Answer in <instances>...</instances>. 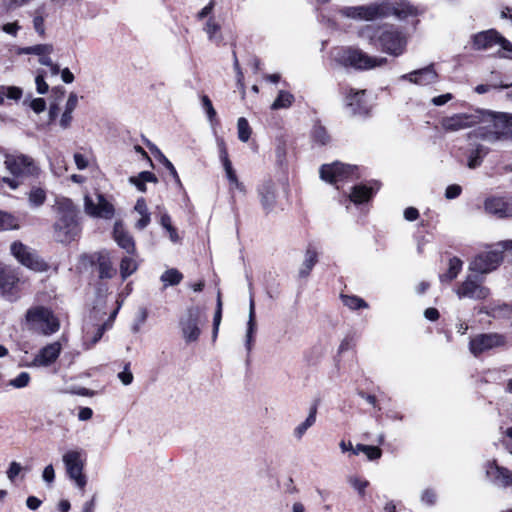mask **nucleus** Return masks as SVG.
<instances>
[{
	"mask_svg": "<svg viewBox=\"0 0 512 512\" xmlns=\"http://www.w3.org/2000/svg\"><path fill=\"white\" fill-rule=\"evenodd\" d=\"M358 36L370 45L379 43L381 50L389 55L398 57L406 50L407 37L394 25H364L358 31Z\"/></svg>",
	"mask_w": 512,
	"mask_h": 512,
	"instance_id": "nucleus-1",
	"label": "nucleus"
},
{
	"mask_svg": "<svg viewBox=\"0 0 512 512\" xmlns=\"http://www.w3.org/2000/svg\"><path fill=\"white\" fill-rule=\"evenodd\" d=\"M55 206L58 212V219L54 225L55 237L62 243L71 242L79 231L76 206L65 197L57 198Z\"/></svg>",
	"mask_w": 512,
	"mask_h": 512,
	"instance_id": "nucleus-2",
	"label": "nucleus"
},
{
	"mask_svg": "<svg viewBox=\"0 0 512 512\" xmlns=\"http://www.w3.org/2000/svg\"><path fill=\"white\" fill-rule=\"evenodd\" d=\"M336 60L344 66H350L357 70H370L384 66L388 62L385 57L370 56L358 48L341 49L336 56Z\"/></svg>",
	"mask_w": 512,
	"mask_h": 512,
	"instance_id": "nucleus-3",
	"label": "nucleus"
},
{
	"mask_svg": "<svg viewBox=\"0 0 512 512\" xmlns=\"http://www.w3.org/2000/svg\"><path fill=\"white\" fill-rule=\"evenodd\" d=\"M26 323L29 329L45 336L56 333L60 328L59 319L50 309L43 306L28 309L26 312Z\"/></svg>",
	"mask_w": 512,
	"mask_h": 512,
	"instance_id": "nucleus-4",
	"label": "nucleus"
},
{
	"mask_svg": "<svg viewBox=\"0 0 512 512\" xmlns=\"http://www.w3.org/2000/svg\"><path fill=\"white\" fill-rule=\"evenodd\" d=\"M205 322L206 318L199 307H189L179 322L185 342H196L201 334V326Z\"/></svg>",
	"mask_w": 512,
	"mask_h": 512,
	"instance_id": "nucleus-5",
	"label": "nucleus"
},
{
	"mask_svg": "<svg viewBox=\"0 0 512 512\" xmlns=\"http://www.w3.org/2000/svg\"><path fill=\"white\" fill-rule=\"evenodd\" d=\"M68 477L74 481L75 485L84 490L87 484V478L83 473L84 461L82 452L79 450H69L62 456Z\"/></svg>",
	"mask_w": 512,
	"mask_h": 512,
	"instance_id": "nucleus-6",
	"label": "nucleus"
},
{
	"mask_svg": "<svg viewBox=\"0 0 512 512\" xmlns=\"http://www.w3.org/2000/svg\"><path fill=\"white\" fill-rule=\"evenodd\" d=\"M483 281V277L469 274L455 289V293L459 299L469 298L476 301L484 300L489 296L490 290L483 285Z\"/></svg>",
	"mask_w": 512,
	"mask_h": 512,
	"instance_id": "nucleus-7",
	"label": "nucleus"
},
{
	"mask_svg": "<svg viewBox=\"0 0 512 512\" xmlns=\"http://www.w3.org/2000/svg\"><path fill=\"white\" fill-rule=\"evenodd\" d=\"M10 251L18 262L31 270L44 272L48 269L47 263L40 259L33 249L20 241L13 242L10 246Z\"/></svg>",
	"mask_w": 512,
	"mask_h": 512,
	"instance_id": "nucleus-8",
	"label": "nucleus"
},
{
	"mask_svg": "<svg viewBox=\"0 0 512 512\" xmlns=\"http://www.w3.org/2000/svg\"><path fill=\"white\" fill-rule=\"evenodd\" d=\"M84 210L86 214L102 219H112L115 215V208L103 194L96 193L94 197L85 195Z\"/></svg>",
	"mask_w": 512,
	"mask_h": 512,
	"instance_id": "nucleus-9",
	"label": "nucleus"
},
{
	"mask_svg": "<svg viewBox=\"0 0 512 512\" xmlns=\"http://www.w3.org/2000/svg\"><path fill=\"white\" fill-rule=\"evenodd\" d=\"M339 12L344 17L356 20L373 21L375 19L385 18L383 2L361 6H346L342 7Z\"/></svg>",
	"mask_w": 512,
	"mask_h": 512,
	"instance_id": "nucleus-10",
	"label": "nucleus"
},
{
	"mask_svg": "<svg viewBox=\"0 0 512 512\" xmlns=\"http://www.w3.org/2000/svg\"><path fill=\"white\" fill-rule=\"evenodd\" d=\"M503 261L502 251L495 249L478 254L469 264V271L480 275L494 271Z\"/></svg>",
	"mask_w": 512,
	"mask_h": 512,
	"instance_id": "nucleus-11",
	"label": "nucleus"
},
{
	"mask_svg": "<svg viewBox=\"0 0 512 512\" xmlns=\"http://www.w3.org/2000/svg\"><path fill=\"white\" fill-rule=\"evenodd\" d=\"M506 344L505 336L498 333H482L471 338L469 350L474 356L502 347Z\"/></svg>",
	"mask_w": 512,
	"mask_h": 512,
	"instance_id": "nucleus-12",
	"label": "nucleus"
},
{
	"mask_svg": "<svg viewBox=\"0 0 512 512\" xmlns=\"http://www.w3.org/2000/svg\"><path fill=\"white\" fill-rule=\"evenodd\" d=\"M356 166L346 165L340 162L324 164L320 168V177L332 184H337L354 176Z\"/></svg>",
	"mask_w": 512,
	"mask_h": 512,
	"instance_id": "nucleus-13",
	"label": "nucleus"
},
{
	"mask_svg": "<svg viewBox=\"0 0 512 512\" xmlns=\"http://www.w3.org/2000/svg\"><path fill=\"white\" fill-rule=\"evenodd\" d=\"M5 165L15 177L36 176L39 171L34 161L25 155L6 156Z\"/></svg>",
	"mask_w": 512,
	"mask_h": 512,
	"instance_id": "nucleus-14",
	"label": "nucleus"
},
{
	"mask_svg": "<svg viewBox=\"0 0 512 512\" xmlns=\"http://www.w3.org/2000/svg\"><path fill=\"white\" fill-rule=\"evenodd\" d=\"M383 11L385 17L393 15L400 21L415 18L419 15L418 8L407 0L383 1Z\"/></svg>",
	"mask_w": 512,
	"mask_h": 512,
	"instance_id": "nucleus-15",
	"label": "nucleus"
},
{
	"mask_svg": "<svg viewBox=\"0 0 512 512\" xmlns=\"http://www.w3.org/2000/svg\"><path fill=\"white\" fill-rule=\"evenodd\" d=\"M483 139L493 142L502 139H512V116L502 113L495 117L493 130L482 135Z\"/></svg>",
	"mask_w": 512,
	"mask_h": 512,
	"instance_id": "nucleus-16",
	"label": "nucleus"
},
{
	"mask_svg": "<svg viewBox=\"0 0 512 512\" xmlns=\"http://www.w3.org/2000/svg\"><path fill=\"white\" fill-rule=\"evenodd\" d=\"M20 279L17 272L9 267L0 269V293L10 301L17 299V285Z\"/></svg>",
	"mask_w": 512,
	"mask_h": 512,
	"instance_id": "nucleus-17",
	"label": "nucleus"
},
{
	"mask_svg": "<svg viewBox=\"0 0 512 512\" xmlns=\"http://www.w3.org/2000/svg\"><path fill=\"white\" fill-rule=\"evenodd\" d=\"M478 122V118L471 114H455L444 117L441 120V127L446 132H456L474 126Z\"/></svg>",
	"mask_w": 512,
	"mask_h": 512,
	"instance_id": "nucleus-18",
	"label": "nucleus"
},
{
	"mask_svg": "<svg viewBox=\"0 0 512 512\" xmlns=\"http://www.w3.org/2000/svg\"><path fill=\"white\" fill-rule=\"evenodd\" d=\"M61 344L53 342L43 347L38 354L35 355L33 361L29 366L33 367H47L54 363L60 355Z\"/></svg>",
	"mask_w": 512,
	"mask_h": 512,
	"instance_id": "nucleus-19",
	"label": "nucleus"
},
{
	"mask_svg": "<svg viewBox=\"0 0 512 512\" xmlns=\"http://www.w3.org/2000/svg\"><path fill=\"white\" fill-rule=\"evenodd\" d=\"M486 474L497 486H512V471L499 466L496 461H492L487 464Z\"/></svg>",
	"mask_w": 512,
	"mask_h": 512,
	"instance_id": "nucleus-20",
	"label": "nucleus"
},
{
	"mask_svg": "<svg viewBox=\"0 0 512 512\" xmlns=\"http://www.w3.org/2000/svg\"><path fill=\"white\" fill-rule=\"evenodd\" d=\"M257 191L264 211L266 213L273 211L277 203L275 183L271 180L265 181L258 187Z\"/></svg>",
	"mask_w": 512,
	"mask_h": 512,
	"instance_id": "nucleus-21",
	"label": "nucleus"
},
{
	"mask_svg": "<svg viewBox=\"0 0 512 512\" xmlns=\"http://www.w3.org/2000/svg\"><path fill=\"white\" fill-rule=\"evenodd\" d=\"M485 211L499 218L512 217V201L501 197L488 198L484 203Z\"/></svg>",
	"mask_w": 512,
	"mask_h": 512,
	"instance_id": "nucleus-22",
	"label": "nucleus"
},
{
	"mask_svg": "<svg viewBox=\"0 0 512 512\" xmlns=\"http://www.w3.org/2000/svg\"><path fill=\"white\" fill-rule=\"evenodd\" d=\"M437 77L438 75L435 72L433 65H429L425 68L415 70L401 76L402 79L408 80L413 84L421 86H426L435 83Z\"/></svg>",
	"mask_w": 512,
	"mask_h": 512,
	"instance_id": "nucleus-23",
	"label": "nucleus"
},
{
	"mask_svg": "<svg viewBox=\"0 0 512 512\" xmlns=\"http://www.w3.org/2000/svg\"><path fill=\"white\" fill-rule=\"evenodd\" d=\"M256 331L257 324L255 319V303L253 297L250 296L249 315L245 333V348L248 354L252 351Z\"/></svg>",
	"mask_w": 512,
	"mask_h": 512,
	"instance_id": "nucleus-24",
	"label": "nucleus"
},
{
	"mask_svg": "<svg viewBox=\"0 0 512 512\" xmlns=\"http://www.w3.org/2000/svg\"><path fill=\"white\" fill-rule=\"evenodd\" d=\"M114 240L127 253L135 251V243L132 236L125 231L121 223H115L113 230Z\"/></svg>",
	"mask_w": 512,
	"mask_h": 512,
	"instance_id": "nucleus-25",
	"label": "nucleus"
},
{
	"mask_svg": "<svg viewBox=\"0 0 512 512\" xmlns=\"http://www.w3.org/2000/svg\"><path fill=\"white\" fill-rule=\"evenodd\" d=\"M500 34L495 30L480 32L474 36V46L477 49H488L497 45Z\"/></svg>",
	"mask_w": 512,
	"mask_h": 512,
	"instance_id": "nucleus-26",
	"label": "nucleus"
},
{
	"mask_svg": "<svg viewBox=\"0 0 512 512\" xmlns=\"http://www.w3.org/2000/svg\"><path fill=\"white\" fill-rule=\"evenodd\" d=\"M134 212L139 215V219L135 222V228L138 230L145 229L150 221V213L144 198H139L134 206Z\"/></svg>",
	"mask_w": 512,
	"mask_h": 512,
	"instance_id": "nucleus-27",
	"label": "nucleus"
},
{
	"mask_svg": "<svg viewBox=\"0 0 512 512\" xmlns=\"http://www.w3.org/2000/svg\"><path fill=\"white\" fill-rule=\"evenodd\" d=\"M316 415H317V405L314 404L310 407L309 414H308L307 418L302 423L297 425L293 430V436L297 440H301L302 437L304 436V434L306 433V431L315 424Z\"/></svg>",
	"mask_w": 512,
	"mask_h": 512,
	"instance_id": "nucleus-28",
	"label": "nucleus"
},
{
	"mask_svg": "<svg viewBox=\"0 0 512 512\" xmlns=\"http://www.w3.org/2000/svg\"><path fill=\"white\" fill-rule=\"evenodd\" d=\"M318 261V253L312 246H308L304 255L302 266L299 270V276L302 278L307 277L315 264Z\"/></svg>",
	"mask_w": 512,
	"mask_h": 512,
	"instance_id": "nucleus-29",
	"label": "nucleus"
},
{
	"mask_svg": "<svg viewBox=\"0 0 512 512\" xmlns=\"http://www.w3.org/2000/svg\"><path fill=\"white\" fill-rule=\"evenodd\" d=\"M97 266L100 278H112L115 275V269L112 266L109 255L106 252L97 254Z\"/></svg>",
	"mask_w": 512,
	"mask_h": 512,
	"instance_id": "nucleus-30",
	"label": "nucleus"
},
{
	"mask_svg": "<svg viewBox=\"0 0 512 512\" xmlns=\"http://www.w3.org/2000/svg\"><path fill=\"white\" fill-rule=\"evenodd\" d=\"M374 193L372 187L366 185H355L350 194V200L355 204H362L368 201Z\"/></svg>",
	"mask_w": 512,
	"mask_h": 512,
	"instance_id": "nucleus-31",
	"label": "nucleus"
},
{
	"mask_svg": "<svg viewBox=\"0 0 512 512\" xmlns=\"http://www.w3.org/2000/svg\"><path fill=\"white\" fill-rule=\"evenodd\" d=\"M295 98L294 95L288 91L280 90L276 99L271 104L272 110L287 109L292 106Z\"/></svg>",
	"mask_w": 512,
	"mask_h": 512,
	"instance_id": "nucleus-32",
	"label": "nucleus"
},
{
	"mask_svg": "<svg viewBox=\"0 0 512 512\" xmlns=\"http://www.w3.org/2000/svg\"><path fill=\"white\" fill-rule=\"evenodd\" d=\"M462 261L457 258V257H453L449 260V267H448V270L446 273L440 275V281L441 282H450L452 280H454L458 274L460 273L461 269H462Z\"/></svg>",
	"mask_w": 512,
	"mask_h": 512,
	"instance_id": "nucleus-33",
	"label": "nucleus"
},
{
	"mask_svg": "<svg viewBox=\"0 0 512 512\" xmlns=\"http://www.w3.org/2000/svg\"><path fill=\"white\" fill-rule=\"evenodd\" d=\"M53 52V46L51 44H38L29 47L19 48L17 50V54H34V55H44L51 54Z\"/></svg>",
	"mask_w": 512,
	"mask_h": 512,
	"instance_id": "nucleus-34",
	"label": "nucleus"
},
{
	"mask_svg": "<svg viewBox=\"0 0 512 512\" xmlns=\"http://www.w3.org/2000/svg\"><path fill=\"white\" fill-rule=\"evenodd\" d=\"M46 200V191L40 187H32L28 194V201L32 207H40Z\"/></svg>",
	"mask_w": 512,
	"mask_h": 512,
	"instance_id": "nucleus-35",
	"label": "nucleus"
},
{
	"mask_svg": "<svg viewBox=\"0 0 512 512\" xmlns=\"http://www.w3.org/2000/svg\"><path fill=\"white\" fill-rule=\"evenodd\" d=\"M365 92V90L350 91V94L348 96V105L353 107V111L355 113H361L364 108L362 99L365 95Z\"/></svg>",
	"mask_w": 512,
	"mask_h": 512,
	"instance_id": "nucleus-36",
	"label": "nucleus"
},
{
	"mask_svg": "<svg viewBox=\"0 0 512 512\" xmlns=\"http://www.w3.org/2000/svg\"><path fill=\"white\" fill-rule=\"evenodd\" d=\"M45 17L46 14L44 7H39L35 10L33 17V27L35 31L42 37L45 36Z\"/></svg>",
	"mask_w": 512,
	"mask_h": 512,
	"instance_id": "nucleus-37",
	"label": "nucleus"
},
{
	"mask_svg": "<svg viewBox=\"0 0 512 512\" xmlns=\"http://www.w3.org/2000/svg\"><path fill=\"white\" fill-rule=\"evenodd\" d=\"M223 167H224V170H225V173H226V177H227L229 183L232 186H234L237 190H239L241 192H244L245 187H244L243 183H241L238 180L236 172H235V170L232 167L231 161L228 162V163L223 164Z\"/></svg>",
	"mask_w": 512,
	"mask_h": 512,
	"instance_id": "nucleus-38",
	"label": "nucleus"
},
{
	"mask_svg": "<svg viewBox=\"0 0 512 512\" xmlns=\"http://www.w3.org/2000/svg\"><path fill=\"white\" fill-rule=\"evenodd\" d=\"M19 229L18 220L11 214L0 211V231Z\"/></svg>",
	"mask_w": 512,
	"mask_h": 512,
	"instance_id": "nucleus-39",
	"label": "nucleus"
},
{
	"mask_svg": "<svg viewBox=\"0 0 512 512\" xmlns=\"http://www.w3.org/2000/svg\"><path fill=\"white\" fill-rule=\"evenodd\" d=\"M137 269L136 261L131 257H125L120 264V273L123 279L133 274Z\"/></svg>",
	"mask_w": 512,
	"mask_h": 512,
	"instance_id": "nucleus-40",
	"label": "nucleus"
},
{
	"mask_svg": "<svg viewBox=\"0 0 512 512\" xmlns=\"http://www.w3.org/2000/svg\"><path fill=\"white\" fill-rule=\"evenodd\" d=\"M341 299L343 304L352 310L368 307V304L357 296L341 295Z\"/></svg>",
	"mask_w": 512,
	"mask_h": 512,
	"instance_id": "nucleus-41",
	"label": "nucleus"
},
{
	"mask_svg": "<svg viewBox=\"0 0 512 512\" xmlns=\"http://www.w3.org/2000/svg\"><path fill=\"white\" fill-rule=\"evenodd\" d=\"M238 138L242 142H247L251 136V128L246 118L240 117L237 121Z\"/></svg>",
	"mask_w": 512,
	"mask_h": 512,
	"instance_id": "nucleus-42",
	"label": "nucleus"
},
{
	"mask_svg": "<svg viewBox=\"0 0 512 512\" xmlns=\"http://www.w3.org/2000/svg\"><path fill=\"white\" fill-rule=\"evenodd\" d=\"M487 154V149L483 146H478L469 156L468 167L474 169L478 167L481 162L483 156Z\"/></svg>",
	"mask_w": 512,
	"mask_h": 512,
	"instance_id": "nucleus-43",
	"label": "nucleus"
},
{
	"mask_svg": "<svg viewBox=\"0 0 512 512\" xmlns=\"http://www.w3.org/2000/svg\"><path fill=\"white\" fill-rule=\"evenodd\" d=\"M182 278V274L177 269H169L162 274L161 281L165 285H177L181 282Z\"/></svg>",
	"mask_w": 512,
	"mask_h": 512,
	"instance_id": "nucleus-44",
	"label": "nucleus"
},
{
	"mask_svg": "<svg viewBox=\"0 0 512 512\" xmlns=\"http://www.w3.org/2000/svg\"><path fill=\"white\" fill-rule=\"evenodd\" d=\"M312 137L314 141L320 145H326L330 140L326 129L321 125H317L313 128Z\"/></svg>",
	"mask_w": 512,
	"mask_h": 512,
	"instance_id": "nucleus-45",
	"label": "nucleus"
},
{
	"mask_svg": "<svg viewBox=\"0 0 512 512\" xmlns=\"http://www.w3.org/2000/svg\"><path fill=\"white\" fill-rule=\"evenodd\" d=\"M348 483L356 490L358 493L363 496L365 494V489L368 487L369 482L365 479H361L357 476H350L348 478Z\"/></svg>",
	"mask_w": 512,
	"mask_h": 512,
	"instance_id": "nucleus-46",
	"label": "nucleus"
},
{
	"mask_svg": "<svg viewBox=\"0 0 512 512\" xmlns=\"http://www.w3.org/2000/svg\"><path fill=\"white\" fill-rule=\"evenodd\" d=\"M221 318H222V301H221L220 292H218L217 309L215 311L214 318H213V337L214 338L217 336Z\"/></svg>",
	"mask_w": 512,
	"mask_h": 512,
	"instance_id": "nucleus-47",
	"label": "nucleus"
},
{
	"mask_svg": "<svg viewBox=\"0 0 512 512\" xmlns=\"http://www.w3.org/2000/svg\"><path fill=\"white\" fill-rule=\"evenodd\" d=\"M30 382V375L27 372H21L17 377L9 381V385L14 388H24Z\"/></svg>",
	"mask_w": 512,
	"mask_h": 512,
	"instance_id": "nucleus-48",
	"label": "nucleus"
},
{
	"mask_svg": "<svg viewBox=\"0 0 512 512\" xmlns=\"http://www.w3.org/2000/svg\"><path fill=\"white\" fill-rule=\"evenodd\" d=\"M201 101H202V106H203L204 110L206 111L207 117H208L209 121L212 123L216 117V110L214 109L212 102L208 96L203 95L201 97Z\"/></svg>",
	"mask_w": 512,
	"mask_h": 512,
	"instance_id": "nucleus-49",
	"label": "nucleus"
},
{
	"mask_svg": "<svg viewBox=\"0 0 512 512\" xmlns=\"http://www.w3.org/2000/svg\"><path fill=\"white\" fill-rule=\"evenodd\" d=\"M148 317V311L146 308H140L137 313V318L135 323L132 326V331L134 333L139 332L141 326L146 322Z\"/></svg>",
	"mask_w": 512,
	"mask_h": 512,
	"instance_id": "nucleus-50",
	"label": "nucleus"
},
{
	"mask_svg": "<svg viewBox=\"0 0 512 512\" xmlns=\"http://www.w3.org/2000/svg\"><path fill=\"white\" fill-rule=\"evenodd\" d=\"M5 90V97L12 100H19L22 96V90L16 86H1Z\"/></svg>",
	"mask_w": 512,
	"mask_h": 512,
	"instance_id": "nucleus-51",
	"label": "nucleus"
},
{
	"mask_svg": "<svg viewBox=\"0 0 512 512\" xmlns=\"http://www.w3.org/2000/svg\"><path fill=\"white\" fill-rule=\"evenodd\" d=\"M220 26L212 19H209L204 27L205 32L208 34L210 40L216 39Z\"/></svg>",
	"mask_w": 512,
	"mask_h": 512,
	"instance_id": "nucleus-52",
	"label": "nucleus"
},
{
	"mask_svg": "<svg viewBox=\"0 0 512 512\" xmlns=\"http://www.w3.org/2000/svg\"><path fill=\"white\" fill-rule=\"evenodd\" d=\"M119 380L123 385H130L133 382V374L130 371V364L127 363L124 367V370L118 374Z\"/></svg>",
	"mask_w": 512,
	"mask_h": 512,
	"instance_id": "nucleus-53",
	"label": "nucleus"
},
{
	"mask_svg": "<svg viewBox=\"0 0 512 512\" xmlns=\"http://www.w3.org/2000/svg\"><path fill=\"white\" fill-rule=\"evenodd\" d=\"M363 453L366 455L367 459L371 461L379 459L382 455V451L379 447L369 445H367Z\"/></svg>",
	"mask_w": 512,
	"mask_h": 512,
	"instance_id": "nucleus-54",
	"label": "nucleus"
},
{
	"mask_svg": "<svg viewBox=\"0 0 512 512\" xmlns=\"http://www.w3.org/2000/svg\"><path fill=\"white\" fill-rule=\"evenodd\" d=\"M72 114H73V112H71V111H66V110L63 111V113L60 117V120H59V125L63 130L70 128L72 120H73Z\"/></svg>",
	"mask_w": 512,
	"mask_h": 512,
	"instance_id": "nucleus-55",
	"label": "nucleus"
},
{
	"mask_svg": "<svg viewBox=\"0 0 512 512\" xmlns=\"http://www.w3.org/2000/svg\"><path fill=\"white\" fill-rule=\"evenodd\" d=\"M162 163L164 164V166L168 169V171L170 172L171 176L173 177V179L175 180V183L178 185V186H182V183H181V180H180V177L174 167V165L166 158L163 156V161Z\"/></svg>",
	"mask_w": 512,
	"mask_h": 512,
	"instance_id": "nucleus-56",
	"label": "nucleus"
},
{
	"mask_svg": "<svg viewBox=\"0 0 512 512\" xmlns=\"http://www.w3.org/2000/svg\"><path fill=\"white\" fill-rule=\"evenodd\" d=\"M22 467L20 463L13 461L10 463L9 469L7 470V477L10 481H14L16 476L21 472Z\"/></svg>",
	"mask_w": 512,
	"mask_h": 512,
	"instance_id": "nucleus-57",
	"label": "nucleus"
},
{
	"mask_svg": "<svg viewBox=\"0 0 512 512\" xmlns=\"http://www.w3.org/2000/svg\"><path fill=\"white\" fill-rule=\"evenodd\" d=\"M462 188L459 185H449L445 191V197L447 199H455L461 194Z\"/></svg>",
	"mask_w": 512,
	"mask_h": 512,
	"instance_id": "nucleus-58",
	"label": "nucleus"
},
{
	"mask_svg": "<svg viewBox=\"0 0 512 512\" xmlns=\"http://www.w3.org/2000/svg\"><path fill=\"white\" fill-rule=\"evenodd\" d=\"M37 92L39 94H46L48 92L49 86L44 80L43 75L38 74L35 78Z\"/></svg>",
	"mask_w": 512,
	"mask_h": 512,
	"instance_id": "nucleus-59",
	"label": "nucleus"
},
{
	"mask_svg": "<svg viewBox=\"0 0 512 512\" xmlns=\"http://www.w3.org/2000/svg\"><path fill=\"white\" fill-rule=\"evenodd\" d=\"M78 105V96L76 93L71 92L65 104L64 110L74 112Z\"/></svg>",
	"mask_w": 512,
	"mask_h": 512,
	"instance_id": "nucleus-60",
	"label": "nucleus"
},
{
	"mask_svg": "<svg viewBox=\"0 0 512 512\" xmlns=\"http://www.w3.org/2000/svg\"><path fill=\"white\" fill-rule=\"evenodd\" d=\"M30 107L35 113H41L46 109V102L43 98H36L31 101Z\"/></svg>",
	"mask_w": 512,
	"mask_h": 512,
	"instance_id": "nucleus-61",
	"label": "nucleus"
},
{
	"mask_svg": "<svg viewBox=\"0 0 512 512\" xmlns=\"http://www.w3.org/2000/svg\"><path fill=\"white\" fill-rule=\"evenodd\" d=\"M421 500L423 503L427 505H433L436 501V494L434 491L430 489H426L423 491L421 495Z\"/></svg>",
	"mask_w": 512,
	"mask_h": 512,
	"instance_id": "nucleus-62",
	"label": "nucleus"
},
{
	"mask_svg": "<svg viewBox=\"0 0 512 512\" xmlns=\"http://www.w3.org/2000/svg\"><path fill=\"white\" fill-rule=\"evenodd\" d=\"M43 480L47 483H52L55 479V471L52 464L47 465L42 474Z\"/></svg>",
	"mask_w": 512,
	"mask_h": 512,
	"instance_id": "nucleus-63",
	"label": "nucleus"
},
{
	"mask_svg": "<svg viewBox=\"0 0 512 512\" xmlns=\"http://www.w3.org/2000/svg\"><path fill=\"white\" fill-rule=\"evenodd\" d=\"M495 247L498 248L499 251H502V254L504 252H507L512 255V240H505L498 242Z\"/></svg>",
	"mask_w": 512,
	"mask_h": 512,
	"instance_id": "nucleus-64",
	"label": "nucleus"
}]
</instances>
